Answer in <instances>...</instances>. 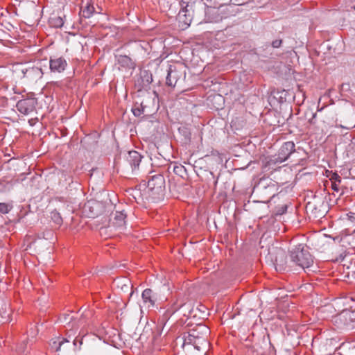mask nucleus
Wrapping results in <instances>:
<instances>
[{"instance_id":"obj_1","label":"nucleus","mask_w":355,"mask_h":355,"mask_svg":"<svg viewBox=\"0 0 355 355\" xmlns=\"http://www.w3.org/2000/svg\"><path fill=\"white\" fill-rule=\"evenodd\" d=\"M290 257L293 262L301 267L308 274L315 272L318 270V266L314 264L313 257L307 247L303 244L296 245L291 251Z\"/></svg>"},{"instance_id":"obj_2","label":"nucleus","mask_w":355,"mask_h":355,"mask_svg":"<svg viewBox=\"0 0 355 355\" xmlns=\"http://www.w3.org/2000/svg\"><path fill=\"white\" fill-rule=\"evenodd\" d=\"M165 193V179L160 173L148 177L147 187L145 191L146 198L156 202L162 200Z\"/></svg>"},{"instance_id":"obj_3","label":"nucleus","mask_w":355,"mask_h":355,"mask_svg":"<svg viewBox=\"0 0 355 355\" xmlns=\"http://www.w3.org/2000/svg\"><path fill=\"white\" fill-rule=\"evenodd\" d=\"M208 333L209 329L207 326L198 324L196 328L190 329L187 334H184L182 346L192 345L194 349L200 350L202 346H206L207 344Z\"/></svg>"},{"instance_id":"obj_4","label":"nucleus","mask_w":355,"mask_h":355,"mask_svg":"<svg viewBox=\"0 0 355 355\" xmlns=\"http://www.w3.org/2000/svg\"><path fill=\"white\" fill-rule=\"evenodd\" d=\"M43 61L40 60L35 64H20L17 70L19 76L29 83H36L41 79L44 75Z\"/></svg>"},{"instance_id":"obj_5","label":"nucleus","mask_w":355,"mask_h":355,"mask_svg":"<svg viewBox=\"0 0 355 355\" xmlns=\"http://www.w3.org/2000/svg\"><path fill=\"white\" fill-rule=\"evenodd\" d=\"M295 146L293 141L284 142L277 153L267 158L265 167L268 169H275V167L283 163L295 151Z\"/></svg>"},{"instance_id":"obj_6","label":"nucleus","mask_w":355,"mask_h":355,"mask_svg":"<svg viewBox=\"0 0 355 355\" xmlns=\"http://www.w3.org/2000/svg\"><path fill=\"white\" fill-rule=\"evenodd\" d=\"M261 197L266 198L265 202L269 201L277 193L278 186L271 179L260 180L254 189Z\"/></svg>"},{"instance_id":"obj_7","label":"nucleus","mask_w":355,"mask_h":355,"mask_svg":"<svg viewBox=\"0 0 355 355\" xmlns=\"http://www.w3.org/2000/svg\"><path fill=\"white\" fill-rule=\"evenodd\" d=\"M141 304H140L141 310L145 308L149 311L156 308L158 309L157 302L160 300V297L158 293L151 289L146 288L141 293Z\"/></svg>"},{"instance_id":"obj_8","label":"nucleus","mask_w":355,"mask_h":355,"mask_svg":"<svg viewBox=\"0 0 355 355\" xmlns=\"http://www.w3.org/2000/svg\"><path fill=\"white\" fill-rule=\"evenodd\" d=\"M335 322H339L347 330H355V311H343L336 318Z\"/></svg>"},{"instance_id":"obj_9","label":"nucleus","mask_w":355,"mask_h":355,"mask_svg":"<svg viewBox=\"0 0 355 355\" xmlns=\"http://www.w3.org/2000/svg\"><path fill=\"white\" fill-rule=\"evenodd\" d=\"M127 214L124 210H116L114 213H112V216L110 218V227H114L117 230H123L126 225Z\"/></svg>"},{"instance_id":"obj_10","label":"nucleus","mask_w":355,"mask_h":355,"mask_svg":"<svg viewBox=\"0 0 355 355\" xmlns=\"http://www.w3.org/2000/svg\"><path fill=\"white\" fill-rule=\"evenodd\" d=\"M60 322L63 323L64 326H68L69 328L78 329L80 327H82L85 324L84 316L81 315L80 318H78L75 317L73 314L64 313L60 318Z\"/></svg>"},{"instance_id":"obj_11","label":"nucleus","mask_w":355,"mask_h":355,"mask_svg":"<svg viewBox=\"0 0 355 355\" xmlns=\"http://www.w3.org/2000/svg\"><path fill=\"white\" fill-rule=\"evenodd\" d=\"M37 101L34 98H27L19 101L16 105L17 110L24 114L28 115L35 110Z\"/></svg>"},{"instance_id":"obj_12","label":"nucleus","mask_w":355,"mask_h":355,"mask_svg":"<svg viewBox=\"0 0 355 355\" xmlns=\"http://www.w3.org/2000/svg\"><path fill=\"white\" fill-rule=\"evenodd\" d=\"M49 69L51 73H62L67 67V62L62 56H53L49 60Z\"/></svg>"},{"instance_id":"obj_13","label":"nucleus","mask_w":355,"mask_h":355,"mask_svg":"<svg viewBox=\"0 0 355 355\" xmlns=\"http://www.w3.org/2000/svg\"><path fill=\"white\" fill-rule=\"evenodd\" d=\"M182 76V73L181 71L178 70L176 67L170 65L166 78V85L174 87Z\"/></svg>"},{"instance_id":"obj_14","label":"nucleus","mask_w":355,"mask_h":355,"mask_svg":"<svg viewBox=\"0 0 355 355\" xmlns=\"http://www.w3.org/2000/svg\"><path fill=\"white\" fill-rule=\"evenodd\" d=\"M193 17V9L181 8L178 15V19L182 26L187 28L190 26Z\"/></svg>"},{"instance_id":"obj_15","label":"nucleus","mask_w":355,"mask_h":355,"mask_svg":"<svg viewBox=\"0 0 355 355\" xmlns=\"http://www.w3.org/2000/svg\"><path fill=\"white\" fill-rule=\"evenodd\" d=\"M141 159L142 156L138 152L132 150L128 153L125 161L129 164L132 171L134 172L139 167Z\"/></svg>"},{"instance_id":"obj_16","label":"nucleus","mask_w":355,"mask_h":355,"mask_svg":"<svg viewBox=\"0 0 355 355\" xmlns=\"http://www.w3.org/2000/svg\"><path fill=\"white\" fill-rule=\"evenodd\" d=\"M71 339V334L68 335L67 338L58 337L51 340L50 343L51 347L55 352H61L62 347H63L64 345H68L69 346H70V342Z\"/></svg>"},{"instance_id":"obj_17","label":"nucleus","mask_w":355,"mask_h":355,"mask_svg":"<svg viewBox=\"0 0 355 355\" xmlns=\"http://www.w3.org/2000/svg\"><path fill=\"white\" fill-rule=\"evenodd\" d=\"M117 64L122 69H133L135 67V62L128 55H119L116 56Z\"/></svg>"},{"instance_id":"obj_18","label":"nucleus","mask_w":355,"mask_h":355,"mask_svg":"<svg viewBox=\"0 0 355 355\" xmlns=\"http://www.w3.org/2000/svg\"><path fill=\"white\" fill-rule=\"evenodd\" d=\"M159 312L162 313V315L158 319V324L163 329L171 315L174 314V311H171L168 307H160Z\"/></svg>"},{"instance_id":"obj_19","label":"nucleus","mask_w":355,"mask_h":355,"mask_svg":"<svg viewBox=\"0 0 355 355\" xmlns=\"http://www.w3.org/2000/svg\"><path fill=\"white\" fill-rule=\"evenodd\" d=\"M336 351L340 355H355V344L351 342L343 343Z\"/></svg>"},{"instance_id":"obj_20","label":"nucleus","mask_w":355,"mask_h":355,"mask_svg":"<svg viewBox=\"0 0 355 355\" xmlns=\"http://www.w3.org/2000/svg\"><path fill=\"white\" fill-rule=\"evenodd\" d=\"M95 12L94 4L90 0L87 1L80 8L82 16L85 18H90Z\"/></svg>"},{"instance_id":"obj_21","label":"nucleus","mask_w":355,"mask_h":355,"mask_svg":"<svg viewBox=\"0 0 355 355\" xmlns=\"http://www.w3.org/2000/svg\"><path fill=\"white\" fill-rule=\"evenodd\" d=\"M191 304L189 303H179L178 300L174 301L172 304L168 306V307L172 311H174V313L181 308H187L189 310L188 316H191L193 309H191Z\"/></svg>"},{"instance_id":"obj_22","label":"nucleus","mask_w":355,"mask_h":355,"mask_svg":"<svg viewBox=\"0 0 355 355\" xmlns=\"http://www.w3.org/2000/svg\"><path fill=\"white\" fill-rule=\"evenodd\" d=\"M83 344L82 339L78 340V338H76L73 340L72 345L70 343V346L68 345H64L62 347V351L60 352H63V354H66L69 352L71 350L77 351L80 349V346Z\"/></svg>"},{"instance_id":"obj_23","label":"nucleus","mask_w":355,"mask_h":355,"mask_svg":"<svg viewBox=\"0 0 355 355\" xmlns=\"http://www.w3.org/2000/svg\"><path fill=\"white\" fill-rule=\"evenodd\" d=\"M100 207V203L94 201H89L87 204H85L84 209L86 211L87 209H89L90 211V214L89 217L95 218L98 215V211L97 209Z\"/></svg>"},{"instance_id":"obj_24","label":"nucleus","mask_w":355,"mask_h":355,"mask_svg":"<svg viewBox=\"0 0 355 355\" xmlns=\"http://www.w3.org/2000/svg\"><path fill=\"white\" fill-rule=\"evenodd\" d=\"M306 209L311 211L315 217H320L324 215L325 210L322 211L318 209L315 202H309L306 205Z\"/></svg>"},{"instance_id":"obj_25","label":"nucleus","mask_w":355,"mask_h":355,"mask_svg":"<svg viewBox=\"0 0 355 355\" xmlns=\"http://www.w3.org/2000/svg\"><path fill=\"white\" fill-rule=\"evenodd\" d=\"M208 10L214 11L215 13H205L207 22H217L221 20V17L217 13V10L214 8H208Z\"/></svg>"},{"instance_id":"obj_26","label":"nucleus","mask_w":355,"mask_h":355,"mask_svg":"<svg viewBox=\"0 0 355 355\" xmlns=\"http://www.w3.org/2000/svg\"><path fill=\"white\" fill-rule=\"evenodd\" d=\"M51 218L55 224L58 225H62V218L57 210H53L51 212Z\"/></svg>"},{"instance_id":"obj_27","label":"nucleus","mask_w":355,"mask_h":355,"mask_svg":"<svg viewBox=\"0 0 355 355\" xmlns=\"http://www.w3.org/2000/svg\"><path fill=\"white\" fill-rule=\"evenodd\" d=\"M12 209L11 203L0 202V215L6 214Z\"/></svg>"},{"instance_id":"obj_28","label":"nucleus","mask_w":355,"mask_h":355,"mask_svg":"<svg viewBox=\"0 0 355 355\" xmlns=\"http://www.w3.org/2000/svg\"><path fill=\"white\" fill-rule=\"evenodd\" d=\"M64 24L61 17H55L51 19V25L55 28H61Z\"/></svg>"},{"instance_id":"obj_29","label":"nucleus","mask_w":355,"mask_h":355,"mask_svg":"<svg viewBox=\"0 0 355 355\" xmlns=\"http://www.w3.org/2000/svg\"><path fill=\"white\" fill-rule=\"evenodd\" d=\"M196 0H181L180 6L183 9H193Z\"/></svg>"},{"instance_id":"obj_30","label":"nucleus","mask_w":355,"mask_h":355,"mask_svg":"<svg viewBox=\"0 0 355 355\" xmlns=\"http://www.w3.org/2000/svg\"><path fill=\"white\" fill-rule=\"evenodd\" d=\"M173 172L179 175L182 177L186 173V168L184 166L180 165H174L173 166Z\"/></svg>"},{"instance_id":"obj_31","label":"nucleus","mask_w":355,"mask_h":355,"mask_svg":"<svg viewBox=\"0 0 355 355\" xmlns=\"http://www.w3.org/2000/svg\"><path fill=\"white\" fill-rule=\"evenodd\" d=\"M328 177L331 182H338V184H340L341 182L340 176L336 173L331 172V174L328 175Z\"/></svg>"},{"instance_id":"obj_32","label":"nucleus","mask_w":355,"mask_h":355,"mask_svg":"<svg viewBox=\"0 0 355 355\" xmlns=\"http://www.w3.org/2000/svg\"><path fill=\"white\" fill-rule=\"evenodd\" d=\"M132 112L135 116H139L143 113L144 108L141 109L139 107H133L132 109Z\"/></svg>"},{"instance_id":"obj_33","label":"nucleus","mask_w":355,"mask_h":355,"mask_svg":"<svg viewBox=\"0 0 355 355\" xmlns=\"http://www.w3.org/2000/svg\"><path fill=\"white\" fill-rule=\"evenodd\" d=\"M26 345H27V343H25L23 342L19 347H18V351L20 352V353H24L25 352L26 349Z\"/></svg>"},{"instance_id":"obj_34","label":"nucleus","mask_w":355,"mask_h":355,"mask_svg":"<svg viewBox=\"0 0 355 355\" xmlns=\"http://www.w3.org/2000/svg\"><path fill=\"white\" fill-rule=\"evenodd\" d=\"M132 192L133 193L132 195L133 198L137 201L140 198L141 192L137 189L133 190Z\"/></svg>"},{"instance_id":"obj_35","label":"nucleus","mask_w":355,"mask_h":355,"mask_svg":"<svg viewBox=\"0 0 355 355\" xmlns=\"http://www.w3.org/2000/svg\"><path fill=\"white\" fill-rule=\"evenodd\" d=\"M281 44H282V40H274L272 42V46L274 48H278V47H279L281 46Z\"/></svg>"},{"instance_id":"obj_36","label":"nucleus","mask_w":355,"mask_h":355,"mask_svg":"<svg viewBox=\"0 0 355 355\" xmlns=\"http://www.w3.org/2000/svg\"><path fill=\"white\" fill-rule=\"evenodd\" d=\"M339 185L338 182H331V189L335 191H339Z\"/></svg>"},{"instance_id":"obj_37","label":"nucleus","mask_w":355,"mask_h":355,"mask_svg":"<svg viewBox=\"0 0 355 355\" xmlns=\"http://www.w3.org/2000/svg\"><path fill=\"white\" fill-rule=\"evenodd\" d=\"M349 220L352 222L355 221V214L349 216Z\"/></svg>"},{"instance_id":"obj_38","label":"nucleus","mask_w":355,"mask_h":355,"mask_svg":"<svg viewBox=\"0 0 355 355\" xmlns=\"http://www.w3.org/2000/svg\"><path fill=\"white\" fill-rule=\"evenodd\" d=\"M37 334V330H35L31 331V335L32 337H34Z\"/></svg>"},{"instance_id":"obj_39","label":"nucleus","mask_w":355,"mask_h":355,"mask_svg":"<svg viewBox=\"0 0 355 355\" xmlns=\"http://www.w3.org/2000/svg\"><path fill=\"white\" fill-rule=\"evenodd\" d=\"M3 187V183L0 182V191H2Z\"/></svg>"},{"instance_id":"obj_40","label":"nucleus","mask_w":355,"mask_h":355,"mask_svg":"<svg viewBox=\"0 0 355 355\" xmlns=\"http://www.w3.org/2000/svg\"><path fill=\"white\" fill-rule=\"evenodd\" d=\"M217 98H218V99H220V100H222V99H223V97H222V96H220V95H218V96H217Z\"/></svg>"},{"instance_id":"obj_41","label":"nucleus","mask_w":355,"mask_h":355,"mask_svg":"<svg viewBox=\"0 0 355 355\" xmlns=\"http://www.w3.org/2000/svg\"><path fill=\"white\" fill-rule=\"evenodd\" d=\"M218 183V178H216V180L214 181V185L216 186Z\"/></svg>"},{"instance_id":"obj_42","label":"nucleus","mask_w":355,"mask_h":355,"mask_svg":"<svg viewBox=\"0 0 355 355\" xmlns=\"http://www.w3.org/2000/svg\"><path fill=\"white\" fill-rule=\"evenodd\" d=\"M55 85H57V86H59V82H55Z\"/></svg>"},{"instance_id":"obj_43","label":"nucleus","mask_w":355,"mask_h":355,"mask_svg":"<svg viewBox=\"0 0 355 355\" xmlns=\"http://www.w3.org/2000/svg\"><path fill=\"white\" fill-rule=\"evenodd\" d=\"M210 175H211L213 178H214V173H213L212 172H210Z\"/></svg>"},{"instance_id":"obj_44","label":"nucleus","mask_w":355,"mask_h":355,"mask_svg":"<svg viewBox=\"0 0 355 355\" xmlns=\"http://www.w3.org/2000/svg\"><path fill=\"white\" fill-rule=\"evenodd\" d=\"M352 8H353L354 10H355V6H354L352 7Z\"/></svg>"}]
</instances>
